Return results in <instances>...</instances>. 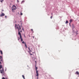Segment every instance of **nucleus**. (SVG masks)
<instances>
[{"label":"nucleus","mask_w":79,"mask_h":79,"mask_svg":"<svg viewBox=\"0 0 79 79\" xmlns=\"http://www.w3.org/2000/svg\"><path fill=\"white\" fill-rule=\"evenodd\" d=\"M15 26L16 28H17V29H18L19 32H18V35H20V39L21 40V42H22V41H23V38H22V36H21V34L20 33V31H19L21 30V27H20V26H19V24L18 25H16V24L15 25Z\"/></svg>","instance_id":"1"},{"label":"nucleus","mask_w":79,"mask_h":79,"mask_svg":"<svg viewBox=\"0 0 79 79\" xmlns=\"http://www.w3.org/2000/svg\"><path fill=\"white\" fill-rule=\"evenodd\" d=\"M1 68L2 69V70H0V73L1 74H2V76H4V75H5V73L4 72V69H3V66L2 65H1V64H0V69H1Z\"/></svg>","instance_id":"2"},{"label":"nucleus","mask_w":79,"mask_h":79,"mask_svg":"<svg viewBox=\"0 0 79 79\" xmlns=\"http://www.w3.org/2000/svg\"><path fill=\"white\" fill-rule=\"evenodd\" d=\"M0 64H4V61H3V57L2 56H0Z\"/></svg>","instance_id":"3"},{"label":"nucleus","mask_w":79,"mask_h":79,"mask_svg":"<svg viewBox=\"0 0 79 79\" xmlns=\"http://www.w3.org/2000/svg\"><path fill=\"white\" fill-rule=\"evenodd\" d=\"M12 11L13 13H15V11L16 10V7L15 6V5H14L12 8Z\"/></svg>","instance_id":"4"},{"label":"nucleus","mask_w":79,"mask_h":79,"mask_svg":"<svg viewBox=\"0 0 79 79\" xmlns=\"http://www.w3.org/2000/svg\"><path fill=\"white\" fill-rule=\"evenodd\" d=\"M35 70L36 71V73L37 74V76H38V73H39V71L37 70L38 69V68L37 67H36V65H35Z\"/></svg>","instance_id":"5"},{"label":"nucleus","mask_w":79,"mask_h":79,"mask_svg":"<svg viewBox=\"0 0 79 79\" xmlns=\"http://www.w3.org/2000/svg\"><path fill=\"white\" fill-rule=\"evenodd\" d=\"M5 16V14L3 13L0 15V16L1 17H2V16Z\"/></svg>","instance_id":"6"},{"label":"nucleus","mask_w":79,"mask_h":79,"mask_svg":"<svg viewBox=\"0 0 79 79\" xmlns=\"http://www.w3.org/2000/svg\"><path fill=\"white\" fill-rule=\"evenodd\" d=\"M75 74H77V75H78V74H79V73L78 71H77L76 72Z\"/></svg>","instance_id":"7"},{"label":"nucleus","mask_w":79,"mask_h":79,"mask_svg":"<svg viewBox=\"0 0 79 79\" xmlns=\"http://www.w3.org/2000/svg\"><path fill=\"white\" fill-rule=\"evenodd\" d=\"M0 52L1 54V55H3V52H2V50L0 51Z\"/></svg>","instance_id":"8"},{"label":"nucleus","mask_w":79,"mask_h":79,"mask_svg":"<svg viewBox=\"0 0 79 79\" xmlns=\"http://www.w3.org/2000/svg\"><path fill=\"white\" fill-rule=\"evenodd\" d=\"M68 21L67 20L65 22V24H68Z\"/></svg>","instance_id":"9"},{"label":"nucleus","mask_w":79,"mask_h":79,"mask_svg":"<svg viewBox=\"0 0 79 79\" xmlns=\"http://www.w3.org/2000/svg\"><path fill=\"white\" fill-rule=\"evenodd\" d=\"M24 44L25 45V46L26 47V48H27V45H26V43H24Z\"/></svg>","instance_id":"10"},{"label":"nucleus","mask_w":79,"mask_h":79,"mask_svg":"<svg viewBox=\"0 0 79 79\" xmlns=\"http://www.w3.org/2000/svg\"><path fill=\"white\" fill-rule=\"evenodd\" d=\"M70 23H71V22H72V21H73V20H72V19H71L70 21H69Z\"/></svg>","instance_id":"11"},{"label":"nucleus","mask_w":79,"mask_h":79,"mask_svg":"<svg viewBox=\"0 0 79 79\" xmlns=\"http://www.w3.org/2000/svg\"><path fill=\"white\" fill-rule=\"evenodd\" d=\"M38 76H37V74L36 75V76H37V79H38V78H39V73H38Z\"/></svg>","instance_id":"12"},{"label":"nucleus","mask_w":79,"mask_h":79,"mask_svg":"<svg viewBox=\"0 0 79 79\" xmlns=\"http://www.w3.org/2000/svg\"><path fill=\"white\" fill-rule=\"evenodd\" d=\"M28 48V50H29L30 52H31V50L30 49V48Z\"/></svg>","instance_id":"13"},{"label":"nucleus","mask_w":79,"mask_h":79,"mask_svg":"<svg viewBox=\"0 0 79 79\" xmlns=\"http://www.w3.org/2000/svg\"><path fill=\"white\" fill-rule=\"evenodd\" d=\"M20 15H23V13L21 12V13H20Z\"/></svg>","instance_id":"14"},{"label":"nucleus","mask_w":79,"mask_h":79,"mask_svg":"<svg viewBox=\"0 0 79 79\" xmlns=\"http://www.w3.org/2000/svg\"><path fill=\"white\" fill-rule=\"evenodd\" d=\"M52 18H53V16H51L50 17L51 19H52Z\"/></svg>","instance_id":"15"},{"label":"nucleus","mask_w":79,"mask_h":79,"mask_svg":"<svg viewBox=\"0 0 79 79\" xmlns=\"http://www.w3.org/2000/svg\"><path fill=\"white\" fill-rule=\"evenodd\" d=\"M18 40H19L20 39V38H19V37H18Z\"/></svg>","instance_id":"16"},{"label":"nucleus","mask_w":79,"mask_h":79,"mask_svg":"<svg viewBox=\"0 0 79 79\" xmlns=\"http://www.w3.org/2000/svg\"><path fill=\"white\" fill-rule=\"evenodd\" d=\"M2 79H5V78L4 77H2Z\"/></svg>","instance_id":"17"},{"label":"nucleus","mask_w":79,"mask_h":79,"mask_svg":"<svg viewBox=\"0 0 79 79\" xmlns=\"http://www.w3.org/2000/svg\"><path fill=\"white\" fill-rule=\"evenodd\" d=\"M22 44H24V41H23Z\"/></svg>","instance_id":"18"},{"label":"nucleus","mask_w":79,"mask_h":79,"mask_svg":"<svg viewBox=\"0 0 79 79\" xmlns=\"http://www.w3.org/2000/svg\"><path fill=\"white\" fill-rule=\"evenodd\" d=\"M23 2H24V1H23L22 2V3H23Z\"/></svg>","instance_id":"19"},{"label":"nucleus","mask_w":79,"mask_h":79,"mask_svg":"<svg viewBox=\"0 0 79 79\" xmlns=\"http://www.w3.org/2000/svg\"><path fill=\"white\" fill-rule=\"evenodd\" d=\"M31 31H33V29H31Z\"/></svg>","instance_id":"20"},{"label":"nucleus","mask_w":79,"mask_h":79,"mask_svg":"<svg viewBox=\"0 0 79 79\" xmlns=\"http://www.w3.org/2000/svg\"><path fill=\"white\" fill-rule=\"evenodd\" d=\"M0 2H3V1H2V0H1V1H0Z\"/></svg>","instance_id":"21"},{"label":"nucleus","mask_w":79,"mask_h":79,"mask_svg":"<svg viewBox=\"0 0 79 79\" xmlns=\"http://www.w3.org/2000/svg\"><path fill=\"white\" fill-rule=\"evenodd\" d=\"M30 54L31 55H32V54H31V53H30Z\"/></svg>","instance_id":"22"},{"label":"nucleus","mask_w":79,"mask_h":79,"mask_svg":"<svg viewBox=\"0 0 79 79\" xmlns=\"http://www.w3.org/2000/svg\"><path fill=\"white\" fill-rule=\"evenodd\" d=\"M17 2H19V1H18V0H17Z\"/></svg>","instance_id":"23"},{"label":"nucleus","mask_w":79,"mask_h":79,"mask_svg":"<svg viewBox=\"0 0 79 79\" xmlns=\"http://www.w3.org/2000/svg\"><path fill=\"white\" fill-rule=\"evenodd\" d=\"M5 18H6V16H5Z\"/></svg>","instance_id":"24"},{"label":"nucleus","mask_w":79,"mask_h":79,"mask_svg":"<svg viewBox=\"0 0 79 79\" xmlns=\"http://www.w3.org/2000/svg\"><path fill=\"white\" fill-rule=\"evenodd\" d=\"M22 30L24 31V29H23V28H22Z\"/></svg>","instance_id":"25"},{"label":"nucleus","mask_w":79,"mask_h":79,"mask_svg":"<svg viewBox=\"0 0 79 79\" xmlns=\"http://www.w3.org/2000/svg\"><path fill=\"white\" fill-rule=\"evenodd\" d=\"M20 32H22V31L20 30Z\"/></svg>","instance_id":"26"},{"label":"nucleus","mask_w":79,"mask_h":79,"mask_svg":"<svg viewBox=\"0 0 79 79\" xmlns=\"http://www.w3.org/2000/svg\"><path fill=\"white\" fill-rule=\"evenodd\" d=\"M33 39H34V36H33Z\"/></svg>","instance_id":"27"},{"label":"nucleus","mask_w":79,"mask_h":79,"mask_svg":"<svg viewBox=\"0 0 79 79\" xmlns=\"http://www.w3.org/2000/svg\"><path fill=\"white\" fill-rule=\"evenodd\" d=\"M6 79H8V78H7V77H6Z\"/></svg>","instance_id":"28"},{"label":"nucleus","mask_w":79,"mask_h":79,"mask_svg":"<svg viewBox=\"0 0 79 79\" xmlns=\"http://www.w3.org/2000/svg\"><path fill=\"white\" fill-rule=\"evenodd\" d=\"M2 11H3L4 10H2Z\"/></svg>","instance_id":"29"},{"label":"nucleus","mask_w":79,"mask_h":79,"mask_svg":"<svg viewBox=\"0 0 79 79\" xmlns=\"http://www.w3.org/2000/svg\"><path fill=\"white\" fill-rule=\"evenodd\" d=\"M70 24H71V23L70 22L69 23V24L70 25Z\"/></svg>","instance_id":"30"},{"label":"nucleus","mask_w":79,"mask_h":79,"mask_svg":"<svg viewBox=\"0 0 79 79\" xmlns=\"http://www.w3.org/2000/svg\"><path fill=\"white\" fill-rule=\"evenodd\" d=\"M24 36L26 38V36H25V35H24Z\"/></svg>","instance_id":"31"},{"label":"nucleus","mask_w":79,"mask_h":79,"mask_svg":"<svg viewBox=\"0 0 79 79\" xmlns=\"http://www.w3.org/2000/svg\"><path fill=\"white\" fill-rule=\"evenodd\" d=\"M35 63H36V61H35Z\"/></svg>","instance_id":"32"},{"label":"nucleus","mask_w":79,"mask_h":79,"mask_svg":"<svg viewBox=\"0 0 79 79\" xmlns=\"http://www.w3.org/2000/svg\"><path fill=\"white\" fill-rule=\"evenodd\" d=\"M52 15H53V14L52 13Z\"/></svg>","instance_id":"33"},{"label":"nucleus","mask_w":79,"mask_h":79,"mask_svg":"<svg viewBox=\"0 0 79 79\" xmlns=\"http://www.w3.org/2000/svg\"><path fill=\"white\" fill-rule=\"evenodd\" d=\"M6 70H5V71H6Z\"/></svg>","instance_id":"34"},{"label":"nucleus","mask_w":79,"mask_h":79,"mask_svg":"<svg viewBox=\"0 0 79 79\" xmlns=\"http://www.w3.org/2000/svg\"><path fill=\"white\" fill-rule=\"evenodd\" d=\"M31 49H32V48H31Z\"/></svg>","instance_id":"35"}]
</instances>
